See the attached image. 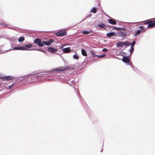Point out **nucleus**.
Listing matches in <instances>:
<instances>
[{"label":"nucleus","mask_w":155,"mask_h":155,"mask_svg":"<svg viewBox=\"0 0 155 155\" xmlns=\"http://www.w3.org/2000/svg\"><path fill=\"white\" fill-rule=\"evenodd\" d=\"M32 47L31 44H26L24 47H14L12 50H28L27 48H30Z\"/></svg>","instance_id":"nucleus-1"},{"label":"nucleus","mask_w":155,"mask_h":155,"mask_svg":"<svg viewBox=\"0 0 155 155\" xmlns=\"http://www.w3.org/2000/svg\"><path fill=\"white\" fill-rule=\"evenodd\" d=\"M66 34V31L65 29H62L57 32L56 35L58 37H62L65 36Z\"/></svg>","instance_id":"nucleus-2"},{"label":"nucleus","mask_w":155,"mask_h":155,"mask_svg":"<svg viewBox=\"0 0 155 155\" xmlns=\"http://www.w3.org/2000/svg\"><path fill=\"white\" fill-rule=\"evenodd\" d=\"M148 24L147 27L150 28H153L155 27V21L154 20V21H152L149 20L144 23V24Z\"/></svg>","instance_id":"nucleus-3"},{"label":"nucleus","mask_w":155,"mask_h":155,"mask_svg":"<svg viewBox=\"0 0 155 155\" xmlns=\"http://www.w3.org/2000/svg\"><path fill=\"white\" fill-rule=\"evenodd\" d=\"M130 45V43L128 42H118L117 44V47H122L124 45L129 46Z\"/></svg>","instance_id":"nucleus-4"},{"label":"nucleus","mask_w":155,"mask_h":155,"mask_svg":"<svg viewBox=\"0 0 155 155\" xmlns=\"http://www.w3.org/2000/svg\"><path fill=\"white\" fill-rule=\"evenodd\" d=\"M13 78V77L11 76H8L3 77L0 75V79L4 81H10Z\"/></svg>","instance_id":"nucleus-5"},{"label":"nucleus","mask_w":155,"mask_h":155,"mask_svg":"<svg viewBox=\"0 0 155 155\" xmlns=\"http://www.w3.org/2000/svg\"><path fill=\"white\" fill-rule=\"evenodd\" d=\"M68 68H67L66 67H61L59 68H58L56 69H55L54 70V71H58V72H61V71H64L68 69Z\"/></svg>","instance_id":"nucleus-6"},{"label":"nucleus","mask_w":155,"mask_h":155,"mask_svg":"<svg viewBox=\"0 0 155 155\" xmlns=\"http://www.w3.org/2000/svg\"><path fill=\"white\" fill-rule=\"evenodd\" d=\"M34 43L37 44L39 47H42L44 46L41 42V40L40 39L37 38L35 39L34 40Z\"/></svg>","instance_id":"nucleus-7"},{"label":"nucleus","mask_w":155,"mask_h":155,"mask_svg":"<svg viewBox=\"0 0 155 155\" xmlns=\"http://www.w3.org/2000/svg\"><path fill=\"white\" fill-rule=\"evenodd\" d=\"M122 61L126 63H129L130 61V57L129 56L124 57L122 58Z\"/></svg>","instance_id":"nucleus-8"},{"label":"nucleus","mask_w":155,"mask_h":155,"mask_svg":"<svg viewBox=\"0 0 155 155\" xmlns=\"http://www.w3.org/2000/svg\"><path fill=\"white\" fill-rule=\"evenodd\" d=\"M118 33L119 36L122 37H125L127 34V33L124 30L123 31H120Z\"/></svg>","instance_id":"nucleus-9"},{"label":"nucleus","mask_w":155,"mask_h":155,"mask_svg":"<svg viewBox=\"0 0 155 155\" xmlns=\"http://www.w3.org/2000/svg\"><path fill=\"white\" fill-rule=\"evenodd\" d=\"M48 50L49 51H51L52 52H55L57 51V50L52 47H49L48 48Z\"/></svg>","instance_id":"nucleus-10"},{"label":"nucleus","mask_w":155,"mask_h":155,"mask_svg":"<svg viewBox=\"0 0 155 155\" xmlns=\"http://www.w3.org/2000/svg\"><path fill=\"white\" fill-rule=\"evenodd\" d=\"M115 32H112L107 34L106 35L107 37H110L115 36Z\"/></svg>","instance_id":"nucleus-11"},{"label":"nucleus","mask_w":155,"mask_h":155,"mask_svg":"<svg viewBox=\"0 0 155 155\" xmlns=\"http://www.w3.org/2000/svg\"><path fill=\"white\" fill-rule=\"evenodd\" d=\"M63 51L64 53H69L71 51V49L69 48H63L62 50Z\"/></svg>","instance_id":"nucleus-12"},{"label":"nucleus","mask_w":155,"mask_h":155,"mask_svg":"<svg viewBox=\"0 0 155 155\" xmlns=\"http://www.w3.org/2000/svg\"><path fill=\"white\" fill-rule=\"evenodd\" d=\"M109 22L112 25H116L117 22L114 19H110L108 20Z\"/></svg>","instance_id":"nucleus-13"},{"label":"nucleus","mask_w":155,"mask_h":155,"mask_svg":"<svg viewBox=\"0 0 155 155\" xmlns=\"http://www.w3.org/2000/svg\"><path fill=\"white\" fill-rule=\"evenodd\" d=\"M81 51L82 54L83 56H87V53L86 52L85 50L84 49H82Z\"/></svg>","instance_id":"nucleus-14"},{"label":"nucleus","mask_w":155,"mask_h":155,"mask_svg":"<svg viewBox=\"0 0 155 155\" xmlns=\"http://www.w3.org/2000/svg\"><path fill=\"white\" fill-rule=\"evenodd\" d=\"M25 40V38L23 37H20L18 39V41L19 42H21Z\"/></svg>","instance_id":"nucleus-15"},{"label":"nucleus","mask_w":155,"mask_h":155,"mask_svg":"<svg viewBox=\"0 0 155 155\" xmlns=\"http://www.w3.org/2000/svg\"><path fill=\"white\" fill-rule=\"evenodd\" d=\"M97 9L96 8L94 7L92 8L91 12L94 13H95L97 12Z\"/></svg>","instance_id":"nucleus-16"},{"label":"nucleus","mask_w":155,"mask_h":155,"mask_svg":"<svg viewBox=\"0 0 155 155\" xmlns=\"http://www.w3.org/2000/svg\"><path fill=\"white\" fill-rule=\"evenodd\" d=\"M98 26L99 27H100L101 28H103L105 26V25L103 23L98 24Z\"/></svg>","instance_id":"nucleus-17"},{"label":"nucleus","mask_w":155,"mask_h":155,"mask_svg":"<svg viewBox=\"0 0 155 155\" xmlns=\"http://www.w3.org/2000/svg\"><path fill=\"white\" fill-rule=\"evenodd\" d=\"M41 43H42V45H44V44H45V45H49V43L48 41H43Z\"/></svg>","instance_id":"nucleus-18"},{"label":"nucleus","mask_w":155,"mask_h":155,"mask_svg":"<svg viewBox=\"0 0 155 155\" xmlns=\"http://www.w3.org/2000/svg\"><path fill=\"white\" fill-rule=\"evenodd\" d=\"M141 31L140 30H138L136 33L134 35V36H136L137 35H139L141 33Z\"/></svg>","instance_id":"nucleus-19"},{"label":"nucleus","mask_w":155,"mask_h":155,"mask_svg":"<svg viewBox=\"0 0 155 155\" xmlns=\"http://www.w3.org/2000/svg\"><path fill=\"white\" fill-rule=\"evenodd\" d=\"M90 33V32L88 31H83L82 33L84 35H87Z\"/></svg>","instance_id":"nucleus-20"},{"label":"nucleus","mask_w":155,"mask_h":155,"mask_svg":"<svg viewBox=\"0 0 155 155\" xmlns=\"http://www.w3.org/2000/svg\"><path fill=\"white\" fill-rule=\"evenodd\" d=\"M73 58H74L76 59H78L79 58L77 54H74L73 55Z\"/></svg>","instance_id":"nucleus-21"},{"label":"nucleus","mask_w":155,"mask_h":155,"mask_svg":"<svg viewBox=\"0 0 155 155\" xmlns=\"http://www.w3.org/2000/svg\"><path fill=\"white\" fill-rule=\"evenodd\" d=\"M54 41V40L53 39H50L48 41V42L49 43V45L52 42H53Z\"/></svg>","instance_id":"nucleus-22"},{"label":"nucleus","mask_w":155,"mask_h":155,"mask_svg":"<svg viewBox=\"0 0 155 155\" xmlns=\"http://www.w3.org/2000/svg\"><path fill=\"white\" fill-rule=\"evenodd\" d=\"M134 48L133 47H131V49L130 50V54H131L134 51Z\"/></svg>","instance_id":"nucleus-23"},{"label":"nucleus","mask_w":155,"mask_h":155,"mask_svg":"<svg viewBox=\"0 0 155 155\" xmlns=\"http://www.w3.org/2000/svg\"><path fill=\"white\" fill-rule=\"evenodd\" d=\"M112 28L113 29L118 30H120V28H118L116 27H113Z\"/></svg>","instance_id":"nucleus-24"},{"label":"nucleus","mask_w":155,"mask_h":155,"mask_svg":"<svg viewBox=\"0 0 155 155\" xmlns=\"http://www.w3.org/2000/svg\"><path fill=\"white\" fill-rule=\"evenodd\" d=\"M135 43H136V42H135V41H133L132 42V43L131 47H134V46L135 45Z\"/></svg>","instance_id":"nucleus-25"},{"label":"nucleus","mask_w":155,"mask_h":155,"mask_svg":"<svg viewBox=\"0 0 155 155\" xmlns=\"http://www.w3.org/2000/svg\"><path fill=\"white\" fill-rule=\"evenodd\" d=\"M144 26L143 25L140 26L138 27V28L141 30L143 29L144 28Z\"/></svg>","instance_id":"nucleus-26"},{"label":"nucleus","mask_w":155,"mask_h":155,"mask_svg":"<svg viewBox=\"0 0 155 155\" xmlns=\"http://www.w3.org/2000/svg\"><path fill=\"white\" fill-rule=\"evenodd\" d=\"M92 56L93 57H95L96 56V53L93 51L92 52Z\"/></svg>","instance_id":"nucleus-27"},{"label":"nucleus","mask_w":155,"mask_h":155,"mask_svg":"<svg viewBox=\"0 0 155 155\" xmlns=\"http://www.w3.org/2000/svg\"><path fill=\"white\" fill-rule=\"evenodd\" d=\"M105 56V54H103L98 56V58H101Z\"/></svg>","instance_id":"nucleus-28"},{"label":"nucleus","mask_w":155,"mask_h":155,"mask_svg":"<svg viewBox=\"0 0 155 155\" xmlns=\"http://www.w3.org/2000/svg\"><path fill=\"white\" fill-rule=\"evenodd\" d=\"M1 25L4 26H7V25L4 23H2Z\"/></svg>","instance_id":"nucleus-29"},{"label":"nucleus","mask_w":155,"mask_h":155,"mask_svg":"<svg viewBox=\"0 0 155 155\" xmlns=\"http://www.w3.org/2000/svg\"><path fill=\"white\" fill-rule=\"evenodd\" d=\"M102 51H104V52H107V49H106V48H104Z\"/></svg>","instance_id":"nucleus-30"},{"label":"nucleus","mask_w":155,"mask_h":155,"mask_svg":"<svg viewBox=\"0 0 155 155\" xmlns=\"http://www.w3.org/2000/svg\"><path fill=\"white\" fill-rule=\"evenodd\" d=\"M13 85L12 84V85H11L10 86H9V87H8L9 89H11L13 87Z\"/></svg>","instance_id":"nucleus-31"}]
</instances>
